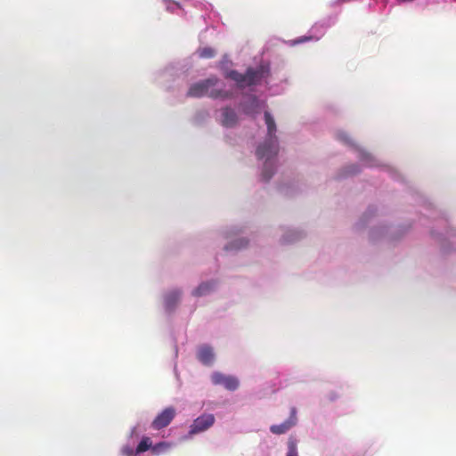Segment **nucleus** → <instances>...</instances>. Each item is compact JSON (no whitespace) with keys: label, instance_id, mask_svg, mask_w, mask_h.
I'll list each match as a JSON object with an SVG mask.
<instances>
[{"label":"nucleus","instance_id":"nucleus-16","mask_svg":"<svg viewBox=\"0 0 456 456\" xmlns=\"http://www.w3.org/2000/svg\"><path fill=\"white\" fill-rule=\"evenodd\" d=\"M348 169H349V170L347 171V173H348L349 175H354V174H356V173H358V172H359V168H358V167H357V166H355V165H352V166L348 167Z\"/></svg>","mask_w":456,"mask_h":456},{"label":"nucleus","instance_id":"nucleus-1","mask_svg":"<svg viewBox=\"0 0 456 456\" xmlns=\"http://www.w3.org/2000/svg\"><path fill=\"white\" fill-rule=\"evenodd\" d=\"M265 120L267 126V138L265 143L259 145L256 149V156L258 159H265V162L264 165L262 176L263 179L267 182L273 176L274 171L273 167V164L270 162V159L277 155L278 153V143L277 137L275 135L276 133V124L270 114V112H265Z\"/></svg>","mask_w":456,"mask_h":456},{"label":"nucleus","instance_id":"nucleus-19","mask_svg":"<svg viewBox=\"0 0 456 456\" xmlns=\"http://www.w3.org/2000/svg\"><path fill=\"white\" fill-rule=\"evenodd\" d=\"M124 452L127 455V456H131L133 455V450L132 449H125L124 450Z\"/></svg>","mask_w":456,"mask_h":456},{"label":"nucleus","instance_id":"nucleus-14","mask_svg":"<svg viewBox=\"0 0 456 456\" xmlns=\"http://www.w3.org/2000/svg\"><path fill=\"white\" fill-rule=\"evenodd\" d=\"M287 456H297V448L295 445H290Z\"/></svg>","mask_w":456,"mask_h":456},{"label":"nucleus","instance_id":"nucleus-20","mask_svg":"<svg viewBox=\"0 0 456 456\" xmlns=\"http://www.w3.org/2000/svg\"><path fill=\"white\" fill-rule=\"evenodd\" d=\"M173 4H175V5H177L178 7L180 6L179 3H175V2H174V1H173Z\"/></svg>","mask_w":456,"mask_h":456},{"label":"nucleus","instance_id":"nucleus-17","mask_svg":"<svg viewBox=\"0 0 456 456\" xmlns=\"http://www.w3.org/2000/svg\"><path fill=\"white\" fill-rule=\"evenodd\" d=\"M236 243L237 244L234 246V248H243V247H245L247 245L248 241L245 240H240Z\"/></svg>","mask_w":456,"mask_h":456},{"label":"nucleus","instance_id":"nucleus-15","mask_svg":"<svg viewBox=\"0 0 456 456\" xmlns=\"http://www.w3.org/2000/svg\"><path fill=\"white\" fill-rule=\"evenodd\" d=\"M163 447L167 448V444L166 443H159L152 448V451L154 452H159L160 451V449Z\"/></svg>","mask_w":456,"mask_h":456},{"label":"nucleus","instance_id":"nucleus-4","mask_svg":"<svg viewBox=\"0 0 456 456\" xmlns=\"http://www.w3.org/2000/svg\"><path fill=\"white\" fill-rule=\"evenodd\" d=\"M215 423V416L211 413H204L194 419L193 423L190 427L189 433L195 435L198 433L204 432L211 428Z\"/></svg>","mask_w":456,"mask_h":456},{"label":"nucleus","instance_id":"nucleus-6","mask_svg":"<svg viewBox=\"0 0 456 456\" xmlns=\"http://www.w3.org/2000/svg\"><path fill=\"white\" fill-rule=\"evenodd\" d=\"M297 410L293 407L290 410L289 418L281 424L271 426L270 431L275 435L285 434L297 424Z\"/></svg>","mask_w":456,"mask_h":456},{"label":"nucleus","instance_id":"nucleus-5","mask_svg":"<svg viewBox=\"0 0 456 456\" xmlns=\"http://www.w3.org/2000/svg\"><path fill=\"white\" fill-rule=\"evenodd\" d=\"M211 380L215 385L223 386L230 391L236 390L240 386L239 379L236 377L224 375L220 372H214L211 376Z\"/></svg>","mask_w":456,"mask_h":456},{"label":"nucleus","instance_id":"nucleus-18","mask_svg":"<svg viewBox=\"0 0 456 456\" xmlns=\"http://www.w3.org/2000/svg\"><path fill=\"white\" fill-rule=\"evenodd\" d=\"M370 155H369V154H367V153H365V154H363V155H362V161H365L367 165H370V164H369V159H370Z\"/></svg>","mask_w":456,"mask_h":456},{"label":"nucleus","instance_id":"nucleus-7","mask_svg":"<svg viewBox=\"0 0 456 456\" xmlns=\"http://www.w3.org/2000/svg\"><path fill=\"white\" fill-rule=\"evenodd\" d=\"M171 422V408H166L152 422L154 429H160Z\"/></svg>","mask_w":456,"mask_h":456},{"label":"nucleus","instance_id":"nucleus-9","mask_svg":"<svg viewBox=\"0 0 456 456\" xmlns=\"http://www.w3.org/2000/svg\"><path fill=\"white\" fill-rule=\"evenodd\" d=\"M264 102H261L256 96H251L249 100L243 104V110L247 114H256Z\"/></svg>","mask_w":456,"mask_h":456},{"label":"nucleus","instance_id":"nucleus-3","mask_svg":"<svg viewBox=\"0 0 456 456\" xmlns=\"http://www.w3.org/2000/svg\"><path fill=\"white\" fill-rule=\"evenodd\" d=\"M269 76V70L261 66L258 69L249 68L245 74H241L237 70H231L228 77L236 82L238 87L244 88L246 86H256L261 83L264 78Z\"/></svg>","mask_w":456,"mask_h":456},{"label":"nucleus","instance_id":"nucleus-10","mask_svg":"<svg viewBox=\"0 0 456 456\" xmlns=\"http://www.w3.org/2000/svg\"><path fill=\"white\" fill-rule=\"evenodd\" d=\"M237 115L231 108H224L222 110V124L224 126L232 127L237 123Z\"/></svg>","mask_w":456,"mask_h":456},{"label":"nucleus","instance_id":"nucleus-2","mask_svg":"<svg viewBox=\"0 0 456 456\" xmlns=\"http://www.w3.org/2000/svg\"><path fill=\"white\" fill-rule=\"evenodd\" d=\"M218 79L215 77L207 78L203 81L193 84L189 91L188 95L191 97L209 96L213 99L222 98L229 99L232 94L223 89L215 88Z\"/></svg>","mask_w":456,"mask_h":456},{"label":"nucleus","instance_id":"nucleus-13","mask_svg":"<svg viewBox=\"0 0 456 456\" xmlns=\"http://www.w3.org/2000/svg\"><path fill=\"white\" fill-rule=\"evenodd\" d=\"M199 54L201 58H213L216 55V52L211 47H204L200 50Z\"/></svg>","mask_w":456,"mask_h":456},{"label":"nucleus","instance_id":"nucleus-11","mask_svg":"<svg viewBox=\"0 0 456 456\" xmlns=\"http://www.w3.org/2000/svg\"><path fill=\"white\" fill-rule=\"evenodd\" d=\"M213 288V283L205 282L201 283L195 290L194 295L196 296H203L209 292Z\"/></svg>","mask_w":456,"mask_h":456},{"label":"nucleus","instance_id":"nucleus-21","mask_svg":"<svg viewBox=\"0 0 456 456\" xmlns=\"http://www.w3.org/2000/svg\"><path fill=\"white\" fill-rule=\"evenodd\" d=\"M348 170H349V169H348V167H347V168H346V174H344V176H346V175H349V174L347 173V171H348Z\"/></svg>","mask_w":456,"mask_h":456},{"label":"nucleus","instance_id":"nucleus-8","mask_svg":"<svg viewBox=\"0 0 456 456\" xmlns=\"http://www.w3.org/2000/svg\"><path fill=\"white\" fill-rule=\"evenodd\" d=\"M198 359L205 365H211L214 362L213 349L208 346H202L198 351Z\"/></svg>","mask_w":456,"mask_h":456},{"label":"nucleus","instance_id":"nucleus-12","mask_svg":"<svg viewBox=\"0 0 456 456\" xmlns=\"http://www.w3.org/2000/svg\"><path fill=\"white\" fill-rule=\"evenodd\" d=\"M151 446V442L149 437H143L136 447V453L144 452Z\"/></svg>","mask_w":456,"mask_h":456}]
</instances>
